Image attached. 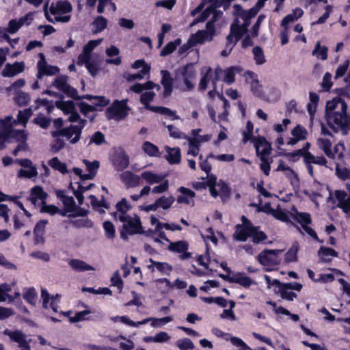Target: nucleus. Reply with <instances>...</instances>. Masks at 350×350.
I'll list each match as a JSON object with an SVG mask.
<instances>
[{"label":"nucleus","instance_id":"nucleus-1","mask_svg":"<svg viewBox=\"0 0 350 350\" xmlns=\"http://www.w3.org/2000/svg\"><path fill=\"white\" fill-rule=\"evenodd\" d=\"M325 118L331 129H340L345 131L350 129V115L347 113V105L339 96L326 103Z\"/></svg>","mask_w":350,"mask_h":350},{"label":"nucleus","instance_id":"nucleus-2","mask_svg":"<svg viewBox=\"0 0 350 350\" xmlns=\"http://www.w3.org/2000/svg\"><path fill=\"white\" fill-rule=\"evenodd\" d=\"M254 147L256 154L260 155L262 163L260 165V167L266 176H269L271 166L267 157L271 154V144L265 137H258L255 139Z\"/></svg>","mask_w":350,"mask_h":350},{"label":"nucleus","instance_id":"nucleus-3","mask_svg":"<svg viewBox=\"0 0 350 350\" xmlns=\"http://www.w3.org/2000/svg\"><path fill=\"white\" fill-rule=\"evenodd\" d=\"M18 129L13 128L12 117L5 116V118H0V144L5 148L6 143H11L16 134L20 133Z\"/></svg>","mask_w":350,"mask_h":350},{"label":"nucleus","instance_id":"nucleus-4","mask_svg":"<svg viewBox=\"0 0 350 350\" xmlns=\"http://www.w3.org/2000/svg\"><path fill=\"white\" fill-rule=\"evenodd\" d=\"M123 223L120 229V235L124 241L128 240L129 235L142 234L144 232L140 217L136 214L134 217L130 216V218Z\"/></svg>","mask_w":350,"mask_h":350},{"label":"nucleus","instance_id":"nucleus-5","mask_svg":"<svg viewBox=\"0 0 350 350\" xmlns=\"http://www.w3.org/2000/svg\"><path fill=\"white\" fill-rule=\"evenodd\" d=\"M129 109L130 108L127 105V100H115L106 109L105 116L107 120H122L128 116Z\"/></svg>","mask_w":350,"mask_h":350},{"label":"nucleus","instance_id":"nucleus-6","mask_svg":"<svg viewBox=\"0 0 350 350\" xmlns=\"http://www.w3.org/2000/svg\"><path fill=\"white\" fill-rule=\"evenodd\" d=\"M265 280L268 287L275 286L274 288V293L275 294H280L282 299L287 301H293L297 297V294L293 291H288V288H286L284 282H281L278 279L271 280V277L265 275Z\"/></svg>","mask_w":350,"mask_h":350},{"label":"nucleus","instance_id":"nucleus-7","mask_svg":"<svg viewBox=\"0 0 350 350\" xmlns=\"http://www.w3.org/2000/svg\"><path fill=\"white\" fill-rule=\"evenodd\" d=\"M51 135L53 137H66L68 139H70V142L72 144L77 143L81 139V131L80 128L70 124L69 126L64 127L59 130L54 131L51 132Z\"/></svg>","mask_w":350,"mask_h":350},{"label":"nucleus","instance_id":"nucleus-8","mask_svg":"<svg viewBox=\"0 0 350 350\" xmlns=\"http://www.w3.org/2000/svg\"><path fill=\"white\" fill-rule=\"evenodd\" d=\"M178 73H180L183 77V82L186 86L185 90H192L194 88V84L191 82V81L195 79L196 75V72L193 64L191 63L187 64L178 70L177 74Z\"/></svg>","mask_w":350,"mask_h":350},{"label":"nucleus","instance_id":"nucleus-9","mask_svg":"<svg viewBox=\"0 0 350 350\" xmlns=\"http://www.w3.org/2000/svg\"><path fill=\"white\" fill-rule=\"evenodd\" d=\"M39 56L40 59L38 62V73L36 75L38 79H41L45 75L52 76L59 73V68L57 66L47 64L43 53H39Z\"/></svg>","mask_w":350,"mask_h":350},{"label":"nucleus","instance_id":"nucleus-10","mask_svg":"<svg viewBox=\"0 0 350 350\" xmlns=\"http://www.w3.org/2000/svg\"><path fill=\"white\" fill-rule=\"evenodd\" d=\"M10 340L18 344L21 350H31L29 342L26 340V335L21 330L5 331Z\"/></svg>","mask_w":350,"mask_h":350},{"label":"nucleus","instance_id":"nucleus-11","mask_svg":"<svg viewBox=\"0 0 350 350\" xmlns=\"http://www.w3.org/2000/svg\"><path fill=\"white\" fill-rule=\"evenodd\" d=\"M161 74L162 76L161 83L163 87V91L159 94V96L162 98H167L171 96L173 91V79L168 70H163L161 71Z\"/></svg>","mask_w":350,"mask_h":350},{"label":"nucleus","instance_id":"nucleus-12","mask_svg":"<svg viewBox=\"0 0 350 350\" xmlns=\"http://www.w3.org/2000/svg\"><path fill=\"white\" fill-rule=\"evenodd\" d=\"M111 162L117 171H123L129 165V157L125 151L121 150L113 154Z\"/></svg>","mask_w":350,"mask_h":350},{"label":"nucleus","instance_id":"nucleus-13","mask_svg":"<svg viewBox=\"0 0 350 350\" xmlns=\"http://www.w3.org/2000/svg\"><path fill=\"white\" fill-rule=\"evenodd\" d=\"M47 197L48 194L44 191L43 187L36 185L31 189L28 200H29L33 206H36L38 200H40L41 204L44 203V202L46 201Z\"/></svg>","mask_w":350,"mask_h":350},{"label":"nucleus","instance_id":"nucleus-14","mask_svg":"<svg viewBox=\"0 0 350 350\" xmlns=\"http://www.w3.org/2000/svg\"><path fill=\"white\" fill-rule=\"evenodd\" d=\"M278 251L265 250L258 256V262L264 266H271L276 264V256Z\"/></svg>","mask_w":350,"mask_h":350},{"label":"nucleus","instance_id":"nucleus-15","mask_svg":"<svg viewBox=\"0 0 350 350\" xmlns=\"http://www.w3.org/2000/svg\"><path fill=\"white\" fill-rule=\"evenodd\" d=\"M72 10V5L68 1H59L55 4L52 3L49 8L51 14L54 16L69 13Z\"/></svg>","mask_w":350,"mask_h":350},{"label":"nucleus","instance_id":"nucleus-16","mask_svg":"<svg viewBox=\"0 0 350 350\" xmlns=\"http://www.w3.org/2000/svg\"><path fill=\"white\" fill-rule=\"evenodd\" d=\"M24 69L25 64L23 62H16L12 64L8 63L3 70L1 75L4 77H11L21 73Z\"/></svg>","mask_w":350,"mask_h":350},{"label":"nucleus","instance_id":"nucleus-17","mask_svg":"<svg viewBox=\"0 0 350 350\" xmlns=\"http://www.w3.org/2000/svg\"><path fill=\"white\" fill-rule=\"evenodd\" d=\"M120 179L127 188L136 187L141 185V176H139L130 171H126L121 174Z\"/></svg>","mask_w":350,"mask_h":350},{"label":"nucleus","instance_id":"nucleus-18","mask_svg":"<svg viewBox=\"0 0 350 350\" xmlns=\"http://www.w3.org/2000/svg\"><path fill=\"white\" fill-rule=\"evenodd\" d=\"M47 224L48 221L46 219H40L36 224L33 228L34 243L36 245L44 243V235Z\"/></svg>","mask_w":350,"mask_h":350},{"label":"nucleus","instance_id":"nucleus-19","mask_svg":"<svg viewBox=\"0 0 350 350\" xmlns=\"http://www.w3.org/2000/svg\"><path fill=\"white\" fill-rule=\"evenodd\" d=\"M173 321V317L172 316H167L163 318H153L150 317L147 319H143L142 321L135 322L136 326L138 327L139 325L146 324L149 321H152L151 325L152 327H160L161 325H164L168 323Z\"/></svg>","mask_w":350,"mask_h":350},{"label":"nucleus","instance_id":"nucleus-20","mask_svg":"<svg viewBox=\"0 0 350 350\" xmlns=\"http://www.w3.org/2000/svg\"><path fill=\"white\" fill-rule=\"evenodd\" d=\"M178 191L182 193L177 197L176 200L178 204H189L190 199L196 196L194 191L185 187H179Z\"/></svg>","mask_w":350,"mask_h":350},{"label":"nucleus","instance_id":"nucleus-21","mask_svg":"<svg viewBox=\"0 0 350 350\" xmlns=\"http://www.w3.org/2000/svg\"><path fill=\"white\" fill-rule=\"evenodd\" d=\"M318 255L323 262H330L331 258L328 256L338 257V253L333 248L321 246L318 252Z\"/></svg>","mask_w":350,"mask_h":350},{"label":"nucleus","instance_id":"nucleus-22","mask_svg":"<svg viewBox=\"0 0 350 350\" xmlns=\"http://www.w3.org/2000/svg\"><path fill=\"white\" fill-rule=\"evenodd\" d=\"M254 233L253 231H250V230L245 228L239 225H237L235 226V231L233 234V237L235 240L238 241H246L249 237H251Z\"/></svg>","mask_w":350,"mask_h":350},{"label":"nucleus","instance_id":"nucleus-23","mask_svg":"<svg viewBox=\"0 0 350 350\" xmlns=\"http://www.w3.org/2000/svg\"><path fill=\"white\" fill-rule=\"evenodd\" d=\"M167 152H168L166 159L170 164H178L181 160V152L180 148H170L166 146Z\"/></svg>","mask_w":350,"mask_h":350},{"label":"nucleus","instance_id":"nucleus-24","mask_svg":"<svg viewBox=\"0 0 350 350\" xmlns=\"http://www.w3.org/2000/svg\"><path fill=\"white\" fill-rule=\"evenodd\" d=\"M69 265L76 271H94V268L85 261L79 259H70Z\"/></svg>","mask_w":350,"mask_h":350},{"label":"nucleus","instance_id":"nucleus-25","mask_svg":"<svg viewBox=\"0 0 350 350\" xmlns=\"http://www.w3.org/2000/svg\"><path fill=\"white\" fill-rule=\"evenodd\" d=\"M293 210L295 211L296 214H292L293 219L301 224V227L304 225H310L312 224L311 215L308 213L298 212V211L294 207Z\"/></svg>","mask_w":350,"mask_h":350},{"label":"nucleus","instance_id":"nucleus-26","mask_svg":"<svg viewBox=\"0 0 350 350\" xmlns=\"http://www.w3.org/2000/svg\"><path fill=\"white\" fill-rule=\"evenodd\" d=\"M140 176L141 178L150 185L161 183L164 178L163 176L154 174L151 171H144Z\"/></svg>","mask_w":350,"mask_h":350},{"label":"nucleus","instance_id":"nucleus-27","mask_svg":"<svg viewBox=\"0 0 350 350\" xmlns=\"http://www.w3.org/2000/svg\"><path fill=\"white\" fill-rule=\"evenodd\" d=\"M230 31H231L232 34L234 36V43H237L245 33L243 28H242L241 26L238 18H235L233 23L230 25Z\"/></svg>","mask_w":350,"mask_h":350},{"label":"nucleus","instance_id":"nucleus-28","mask_svg":"<svg viewBox=\"0 0 350 350\" xmlns=\"http://www.w3.org/2000/svg\"><path fill=\"white\" fill-rule=\"evenodd\" d=\"M19 133H20L16 134L13 138L15 142H18L16 148L19 151L26 150L28 148V145L27 144V134L25 130H20Z\"/></svg>","mask_w":350,"mask_h":350},{"label":"nucleus","instance_id":"nucleus-29","mask_svg":"<svg viewBox=\"0 0 350 350\" xmlns=\"http://www.w3.org/2000/svg\"><path fill=\"white\" fill-rule=\"evenodd\" d=\"M155 282L157 284H165V286L167 288H172L174 286H176L178 289H184L187 287V284L185 281L180 280V279L177 278L174 281V284H172L170 280L167 278H158L155 280Z\"/></svg>","mask_w":350,"mask_h":350},{"label":"nucleus","instance_id":"nucleus-30","mask_svg":"<svg viewBox=\"0 0 350 350\" xmlns=\"http://www.w3.org/2000/svg\"><path fill=\"white\" fill-rule=\"evenodd\" d=\"M155 96V93L152 91L145 92L141 94L140 103L144 105L145 108L153 112L152 107H157V106L150 105V103L153 100Z\"/></svg>","mask_w":350,"mask_h":350},{"label":"nucleus","instance_id":"nucleus-31","mask_svg":"<svg viewBox=\"0 0 350 350\" xmlns=\"http://www.w3.org/2000/svg\"><path fill=\"white\" fill-rule=\"evenodd\" d=\"M49 165L55 170H57L62 174L68 173L67 165L65 163L62 162L58 157H53L48 161Z\"/></svg>","mask_w":350,"mask_h":350},{"label":"nucleus","instance_id":"nucleus-32","mask_svg":"<svg viewBox=\"0 0 350 350\" xmlns=\"http://www.w3.org/2000/svg\"><path fill=\"white\" fill-rule=\"evenodd\" d=\"M310 103L307 105V110L309 115L312 117L314 115L319 101V96L314 92L309 93Z\"/></svg>","mask_w":350,"mask_h":350},{"label":"nucleus","instance_id":"nucleus-33","mask_svg":"<svg viewBox=\"0 0 350 350\" xmlns=\"http://www.w3.org/2000/svg\"><path fill=\"white\" fill-rule=\"evenodd\" d=\"M213 77V69L211 67L206 68V72L202 74L198 85V90L204 92L206 90L208 83L211 81Z\"/></svg>","mask_w":350,"mask_h":350},{"label":"nucleus","instance_id":"nucleus-34","mask_svg":"<svg viewBox=\"0 0 350 350\" xmlns=\"http://www.w3.org/2000/svg\"><path fill=\"white\" fill-rule=\"evenodd\" d=\"M23 297L27 303L35 306L38 298V294L35 288L29 287L25 288Z\"/></svg>","mask_w":350,"mask_h":350},{"label":"nucleus","instance_id":"nucleus-35","mask_svg":"<svg viewBox=\"0 0 350 350\" xmlns=\"http://www.w3.org/2000/svg\"><path fill=\"white\" fill-rule=\"evenodd\" d=\"M189 248V244L185 241H178L175 242H170L168 245V250L170 252H176V253H182L183 252L187 251Z\"/></svg>","mask_w":350,"mask_h":350},{"label":"nucleus","instance_id":"nucleus-36","mask_svg":"<svg viewBox=\"0 0 350 350\" xmlns=\"http://www.w3.org/2000/svg\"><path fill=\"white\" fill-rule=\"evenodd\" d=\"M210 36L205 30H198L195 34H193L189 40L193 45L196 44H203L206 40H209Z\"/></svg>","mask_w":350,"mask_h":350},{"label":"nucleus","instance_id":"nucleus-37","mask_svg":"<svg viewBox=\"0 0 350 350\" xmlns=\"http://www.w3.org/2000/svg\"><path fill=\"white\" fill-rule=\"evenodd\" d=\"M180 38H177L174 41L168 42L160 51V55L164 57L170 55L176 49L179 45H180Z\"/></svg>","mask_w":350,"mask_h":350},{"label":"nucleus","instance_id":"nucleus-38","mask_svg":"<svg viewBox=\"0 0 350 350\" xmlns=\"http://www.w3.org/2000/svg\"><path fill=\"white\" fill-rule=\"evenodd\" d=\"M149 261L151 263H152L155 266L158 271H159L162 274L169 275L170 273L172 271V266L167 262L155 261L152 258H150Z\"/></svg>","mask_w":350,"mask_h":350},{"label":"nucleus","instance_id":"nucleus-39","mask_svg":"<svg viewBox=\"0 0 350 350\" xmlns=\"http://www.w3.org/2000/svg\"><path fill=\"white\" fill-rule=\"evenodd\" d=\"M232 283L239 284L245 288H249L254 283V281L249 276L245 275L243 273H237L234 276Z\"/></svg>","mask_w":350,"mask_h":350},{"label":"nucleus","instance_id":"nucleus-40","mask_svg":"<svg viewBox=\"0 0 350 350\" xmlns=\"http://www.w3.org/2000/svg\"><path fill=\"white\" fill-rule=\"evenodd\" d=\"M142 149L150 157H159L161 156L159 148L150 142H144Z\"/></svg>","mask_w":350,"mask_h":350},{"label":"nucleus","instance_id":"nucleus-41","mask_svg":"<svg viewBox=\"0 0 350 350\" xmlns=\"http://www.w3.org/2000/svg\"><path fill=\"white\" fill-rule=\"evenodd\" d=\"M14 99L15 103L20 107L27 106L31 100L29 94L22 91L18 92Z\"/></svg>","mask_w":350,"mask_h":350},{"label":"nucleus","instance_id":"nucleus-42","mask_svg":"<svg viewBox=\"0 0 350 350\" xmlns=\"http://www.w3.org/2000/svg\"><path fill=\"white\" fill-rule=\"evenodd\" d=\"M153 112L158 113L162 115L172 117V120H178L180 118L176 114V111H173L170 108L161 106H157V107H152Z\"/></svg>","mask_w":350,"mask_h":350},{"label":"nucleus","instance_id":"nucleus-43","mask_svg":"<svg viewBox=\"0 0 350 350\" xmlns=\"http://www.w3.org/2000/svg\"><path fill=\"white\" fill-rule=\"evenodd\" d=\"M220 191V198L225 202L230 198L231 188L224 181L220 180L217 184Z\"/></svg>","mask_w":350,"mask_h":350},{"label":"nucleus","instance_id":"nucleus-44","mask_svg":"<svg viewBox=\"0 0 350 350\" xmlns=\"http://www.w3.org/2000/svg\"><path fill=\"white\" fill-rule=\"evenodd\" d=\"M215 10V6L211 5L208 6L206 9L202 11L200 15L196 18L192 22V25H196L198 23L204 22L212 14V12Z\"/></svg>","mask_w":350,"mask_h":350},{"label":"nucleus","instance_id":"nucleus-45","mask_svg":"<svg viewBox=\"0 0 350 350\" xmlns=\"http://www.w3.org/2000/svg\"><path fill=\"white\" fill-rule=\"evenodd\" d=\"M327 51L328 49L327 46H321L320 42H318L314 47V49L312 51V54L313 55H317V57L321 60H325L327 59Z\"/></svg>","mask_w":350,"mask_h":350},{"label":"nucleus","instance_id":"nucleus-46","mask_svg":"<svg viewBox=\"0 0 350 350\" xmlns=\"http://www.w3.org/2000/svg\"><path fill=\"white\" fill-rule=\"evenodd\" d=\"M56 106L62 109L64 113L69 114L76 109L72 100L59 101L56 103Z\"/></svg>","mask_w":350,"mask_h":350},{"label":"nucleus","instance_id":"nucleus-47","mask_svg":"<svg viewBox=\"0 0 350 350\" xmlns=\"http://www.w3.org/2000/svg\"><path fill=\"white\" fill-rule=\"evenodd\" d=\"M254 59L256 64L262 65L265 62V57L262 49L259 46L253 48Z\"/></svg>","mask_w":350,"mask_h":350},{"label":"nucleus","instance_id":"nucleus-48","mask_svg":"<svg viewBox=\"0 0 350 350\" xmlns=\"http://www.w3.org/2000/svg\"><path fill=\"white\" fill-rule=\"evenodd\" d=\"M174 200V198L172 196L170 197L161 196L158 198L156 202L158 204V207H161L164 210H166L171 207Z\"/></svg>","mask_w":350,"mask_h":350},{"label":"nucleus","instance_id":"nucleus-49","mask_svg":"<svg viewBox=\"0 0 350 350\" xmlns=\"http://www.w3.org/2000/svg\"><path fill=\"white\" fill-rule=\"evenodd\" d=\"M253 131H254V124L252 122V121L248 120L246 124V131H243V143H246L247 142H248L250 139H253L254 143L255 142V139H256V137H253ZM259 136H258L257 138Z\"/></svg>","mask_w":350,"mask_h":350},{"label":"nucleus","instance_id":"nucleus-50","mask_svg":"<svg viewBox=\"0 0 350 350\" xmlns=\"http://www.w3.org/2000/svg\"><path fill=\"white\" fill-rule=\"evenodd\" d=\"M105 234L107 238L113 239L116 237V229L113 223L110 221H105L103 224Z\"/></svg>","mask_w":350,"mask_h":350},{"label":"nucleus","instance_id":"nucleus-51","mask_svg":"<svg viewBox=\"0 0 350 350\" xmlns=\"http://www.w3.org/2000/svg\"><path fill=\"white\" fill-rule=\"evenodd\" d=\"M308 131L305 127L301 124H297L291 131V135L297 138H301V140H305L307 138Z\"/></svg>","mask_w":350,"mask_h":350},{"label":"nucleus","instance_id":"nucleus-52","mask_svg":"<svg viewBox=\"0 0 350 350\" xmlns=\"http://www.w3.org/2000/svg\"><path fill=\"white\" fill-rule=\"evenodd\" d=\"M236 67L231 66L226 70H224V76L223 81L227 84L230 85L235 81V71Z\"/></svg>","mask_w":350,"mask_h":350},{"label":"nucleus","instance_id":"nucleus-53","mask_svg":"<svg viewBox=\"0 0 350 350\" xmlns=\"http://www.w3.org/2000/svg\"><path fill=\"white\" fill-rule=\"evenodd\" d=\"M132 68L134 69H139L142 68L140 72L143 75H146L150 72V66L145 62L144 59H137L132 64Z\"/></svg>","mask_w":350,"mask_h":350},{"label":"nucleus","instance_id":"nucleus-54","mask_svg":"<svg viewBox=\"0 0 350 350\" xmlns=\"http://www.w3.org/2000/svg\"><path fill=\"white\" fill-rule=\"evenodd\" d=\"M32 114V110L30 108L19 111L17 115V120L18 122L26 124Z\"/></svg>","mask_w":350,"mask_h":350},{"label":"nucleus","instance_id":"nucleus-55","mask_svg":"<svg viewBox=\"0 0 350 350\" xmlns=\"http://www.w3.org/2000/svg\"><path fill=\"white\" fill-rule=\"evenodd\" d=\"M306 159L310 160L312 164L322 165V166H325L326 167H327V161L325 159V157H323V155L322 156H314L313 154L309 153L308 154V157Z\"/></svg>","mask_w":350,"mask_h":350},{"label":"nucleus","instance_id":"nucleus-56","mask_svg":"<svg viewBox=\"0 0 350 350\" xmlns=\"http://www.w3.org/2000/svg\"><path fill=\"white\" fill-rule=\"evenodd\" d=\"M92 314V311L89 310H85L79 311L75 313V314L70 318L71 323H77L83 321H86L87 315Z\"/></svg>","mask_w":350,"mask_h":350},{"label":"nucleus","instance_id":"nucleus-57","mask_svg":"<svg viewBox=\"0 0 350 350\" xmlns=\"http://www.w3.org/2000/svg\"><path fill=\"white\" fill-rule=\"evenodd\" d=\"M83 163L85 164L88 172L95 177L100 166L99 161H94L91 162L88 160L85 159L83 160Z\"/></svg>","mask_w":350,"mask_h":350},{"label":"nucleus","instance_id":"nucleus-58","mask_svg":"<svg viewBox=\"0 0 350 350\" xmlns=\"http://www.w3.org/2000/svg\"><path fill=\"white\" fill-rule=\"evenodd\" d=\"M33 122L39 125L42 129H46L51 124V118H46L42 114H40L34 118Z\"/></svg>","mask_w":350,"mask_h":350},{"label":"nucleus","instance_id":"nucleus-59","mask_svg":"<svg viewBox=\"0 0 350 350\" xmlns=\"http://www.w3.org/2000/svg\"><path fill=\"white\" fill-rule=\"evenodd\" d=\"M72 223L73 226H75L77 228H92L94 225L93 221L88 218L76 219V220L72 221Z\"/></svg>","mask_w":350,"mask_h":350},{"label":"nucleus","instance_id":"nucleus-60","mask_svg":"<svg viewBox=\"0 0 350 350\" xmlns=\"http://www.w3.org/2000/svg\"><path fill=\"white\" fill-rule=\"evenodd\" d=\"M272 215L275 219L282 222H291L288 214L281 208L272 210Z\"/></svg>","mask_w":350,"mask_h":350},{"label":"nucleus","instance_id":"nucleus-61","mask_svg":"<svg viewBox=\"0 0 350 350\" xmlns=\"http://www.w3.org/2000/svg\"><path fill=\"white\" fill-rule=\"evenodd\" d=\"M38 175L37 168L36 167H31L29 170L21 169L18 172V176L26 177L31 178Z\"/></svg>","mask_w":350,"mask_h":350},{"label":"nucleus","instance_id":"nucleus-62","mask_svg":"<svg viewBox=\"0 0 350 350\" xmlns=\"http://www.w3.org/2000/svg\"><path fill=\"white\" fill-rule=\"evenodd\" d=\"M94 24L96 26V31L100 32L107 27V20L102 16H98L95 18Z\"/></svg>","mask_w":350,"mask_h":350},{"label":"nucleus","instance_id":"nucleus-63","mask_svg":"<svg viewBox=\"0 0 350 350\" xmlns=\"http://www.w3.org/2000/svg\"><path fill=\"white\" fill-rule=\"evenodd\" d=\"M177 346L180 350H189L194 348L193 342L187 338L178 340L177 341Z\"/></svg>","mask_w":350,"mask_h":350},{"label":"nucleus","instance_id":"nucleus-64","mask_svg":"<svg viewBox=\"0 0 350 350\" xmlns=\"http://www.w3.org/2000/svg\"><path fill=\"white\" fill-rule=\"evenodd\" d=\"M251 237H252L253 243L256 244H258L266 241L268 238L267 235L263 231H259L258 229L254 230L252 235H251Z\"/></svg>","mask_w":350,"mask_h":350}]
</instances>
